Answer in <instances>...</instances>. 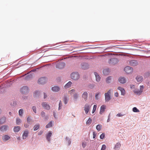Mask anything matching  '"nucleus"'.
Wrapping results in <instances>:
<instances>
[{
  "label": "nucleus",
  "instance_id": "79ce46f5",
  "mask_svg": "<svg viewBox=\"0 0 150 150\" xmlns=\"http://www.w3.org/2000/svg\"><path fill=\"white\" fill-rule=\"evenodd\" d=\"M87 143L86 142H83L82 143V147L84 148L86 147V146Z\"/></svg>",
  "mask_w": 150,
  "mask_h": 150
},
{
  "label": "nucleus",
  "instance_id": "6ab92c4d",
  "mask_svg": "<svg viewBox=\"0 0 150 150\" xmlns=\"http://www.w3.org/2000/svg\"><path fill=\"white\" fill-rule=\"evenodd\" d=\"M94 74L95 75L96 78V80L97 82H99L100 81V77L98 74L96 72H94Z\"/></svg>",
  "mask_w": 150,
  "mask_h": 150
},
{
  "label": "nucleus",
  "instance_id": "a19ab883",
  "mask_svg": "<svg viewBox=\"0 0 150 150\" xmlns=\"http://www.w3.org/2000/svg\"><path fill=\"white\" fill-rule=\"evenodd\" d=\"M96 108H97L96 105H94L93 106V110L92 111L93 113L95 112V111L96 110Z\"/></svg>",
  "mask_w": 150,
  "mask_h": 150
},
{
  "label": "nucleus",
  "instance_id": "412c9836",
  "mask_svg": "<svg viewBox=\"0 0 150 150\" xmlns=\"http://www.w3.org/2000/svg\"><path fill=\"white\" fill-rule=\"evenodd\" d=\"M136 79L138 82H139L140 83L142 82L143 81V78L142 76L139 75L137 76Z\"/></svg>",
  "mask_w": 150,
  "mask_h": 150
},
{
  "label": "nucleus",
  "instance_id": "b1692460",
  "mask_svg": "<svg viewBox=\"0 0 150 150\" xmlns=\"http://www.w3.org/2000/svg\"><path fill=\"white\" fill-rule=\"evenodd\" d=\"M109 69H104L103 71V73L104 75H107L109 74Z\"/></svg>",
  "mask_w": 150,
  "mask_h": 150
},
{
  "label": "nucleus",
  "instance_id": "bb28decb",
  "mask_svg": "<svg viewBox=\"0 0 150 150\" xmlns=\"http://www.w3.org/2000/svg\"><path fill=\"white\" fill-rule=\"evenodd\" d=\"M68 98L67 96H64V98L63 99V100L64 103L65 104H66L67 103V102L68 101Z\"/></svg>",
  "mask_w": 150,
  "mask_h": 150
},
{
  "label": "nucleus",
  "instance_id": "473e14b6",
  "mask_svg": "<svg viewBox=\"0 0 150 150\" xmlns=\"http://www.w3.org/2000/svg\"><path fill=\"white\" fill-rule=\"evenodd\" d=\"M40 125L39 124H37L35 125L33 127V130L34 131L37 130L39 128Z\"/></svg>",
  "mask_w": 150,
  "mask_h": 150
},
{
  "label": "nucleus",
  "instance_id": "0eeeda50",
  "mask_svg": "<svg viewBox=\"0 0 150 150\" xmlns=\"http://www.w3.org/2000/svg\"><path fill=\"white\" fill-rule=\"evenodd\" d=\"M41 105L42 108L45 109L49 110L50 108V106L46 102H43Z\"/></svg>",
  "mask_w": 150,
  "mask_h": 150
},
{
  "label": "nucleus",
  "instance_id": "c85d7f7f",
  "mask_svg": "<svg viewBox=\"0 0 150 150\" xmlns=\"http://www.w3.org/2000/svg\"><path fill=\"white\" fill-rule=\"evenodd\" d=\"M121 146V144L119 143H117L115 145V149L116 150L119 149Z\"/></svg>",
  "mask_w": 150,
  "mask_h": 150
},
{
  "label": "nucleus",
  "instance_id": "37998d69",
  "mask_svg": "<svg viewBox=\"0 0 150 150\" xmlns=\"http://www.w3.org/2000/svg\"><path fill=\"white\" fill-rule=\"evenodd\" d=\"M106 148V145L105 144H103L102 146L101 150H105Z\"/></svg>",
  "mask_w": 150,
  "mask_h": 150
},
{
  "label": "nucleus",
  "instance_id": "a878e982",
  "mask_svg": "<svg viewBox=\"0 0 150 150\" xmlns=\"http://www.w3.org/2000/svg\"><path fill=\"white\" fill-rule=\"evenodd\" d=\"M21 129V127L19 126H16L14 128L13 130L14 132H18Z\"/></svg>",
  "mask_w": 150,
  "mask_h": 150
},
{
  "label": "nucleus",
  "instance_id": "ea45409f",
  "mask_svg": "<svg viewBox=\"0 0 150 150\" xmlns=\"http://www.w3.org/2000/svg\"><path fill=\"white\" fill-rule=\"evenodd\" d=\"M23 113V110L21 109L19 111V114L20 116H22Z\"/></svg>",
  "mask_w": 150,
  "mask_h": 150
},
{
  "label": "nucleus",
  "instance_id": "bf43d9fd",
  "mask_svg": "<svg viewBox=\"0 0 150 150\" xmlns=\"http://www.w3.org/2000/svg\"><path fill=\"white\" fill-rule=\"evenodd\" d=\"M53 115H54V117L55 118H56L55 117V114L54 113Z\"/></svg>",
  "mask_w": 150,
  "mask_h": 150
},
{
  "label": "nucleus",
  "instance_id": "4d7b16f0",
  "mask_svg": "<svg viewBox=\"0 0 150 150\" xmlns=\"http://www.w3.org/2000/svg\"><path fill=\"white\" fill-rule=\"evenodd\" d=\"M47 95L45 94V93H44V98H45L47 97Z\"/></svg>",
  "mask_w": 150,
  "mask_h": 150
},
{
  "label": "nucleus",
  "instance_id": "2eb2a0df",
  "mask_svg": "<svg viewBox=\"0 0 150 150\" xmlns=\"http://www.w3.org/2000/svg\"><path fill=\"white\" fill-rule=\"evenodd\" d=\"M52 135V133L50 131L46 135V139L49 142H50V137Z\"/></svg>",
  "mask_w": 150,
  "mask_h": 150
},
{
  "label": "nucleus",
  "instance_id": "a18cd8bd",
  "mask_svg": "<svg viewBox=\"0 0 150 150\" xmlns=\"http://www.w3.org/2000/svg\"><path fill=\"white\" fill-rule=\"evenodd\" d=\"M27 122L28 123H30V122L31 121V118H30V117H27Z\"/></svg>",
  "mask_w": 150,
  "mask_h": 150
},
{
  "label": "nucleus",
  "instance_id": "393cba45",
  "mask_svg": "<svg viewBox=\"0 0 150 150\" xmlns=\"http://www.w3.org/2000/svg\"><path fill=\"white\" fill-rule=\"evenodd\" d=\"M72 84V83L71 81H69L65 85L64 87L66 88H69L71 86Z\"/></svg>",
  "mask_w": 150,
  "mask_h": 150
},
{
  "label": "nucleus",
  "instance_id": "4c0bfd02",
  "mask_svg": "<svg viewBox=\"0 0 150 150\" xmlns=\"http://www.w3.org/2000/svg\"><path fill=\"white\" fill-rule=\"evenodd\" d=\"M100 92H98L96 94L95 96V98L96 100H98V96L100 95Z\"/></svg>",
  "mask_w": 150,
  "mask_h": 150
},
{
  "label": "nucleus",
  "instance_id": "052dcab7",
  "mask_svg": "<svg viewBox=\"0 0 150 150\" xmlns=\"http://www.w3.org/2000/svg\"><path fill=\"white\" fill-rule=\"evenodd\" d=\"M1 109H0V114L1 113Z\"/></svg>",
  "mask_w": 150,
  "mask_h": 150
},
{
  "label": "nucleus",
  "instance_id": "4468645a",
  "mask_svg": "<svg viewBox=\"0 0 150 150\" xmlns=\"http://www.w3.org/2000/svg\"><path fill=\"white\" fill-rule=\"evenodd\" d=\"M105 101L106 102H108L110 99V97L108 93H105Z\"/></svg>",
  "mask_w": 150,
  "mask_h": 150
},
{
  "label": "nucleus",
  "instance_id": "a211bd4d",
  "mask_svg": "<svg viewBox=\"0 0 150 150\" xmlns=\"http://www.w3.org/2000/svg\"><path fill=\"white\" fill-rule=\"evenodd\" d=\"M118 89L121 92V95H124L125 93V91L124 88L120 87L118 88Z\"/></svg>",
  "mask_w": 150,
  "mask_h": 150
},
{
  "label": "nucleus",
  "instance_id": "9d476101",
  "mask_svg": "<svg viewBox=\"0 0 150 150\" xmlns=\"http://www.w3.org/2000/svg\"><path fill=\"white\" fill-rule=\"evenodd\" d=\"M91 106L90 105L86 104L84 106V110L86 114H87L90 109Z\"/></svg>",
  "mask_w": 150,
  "mask_h": 150
},
{
  "label": "nucleus",
  "instance_id": "c03bdc74",
  "mask_svg": "<svg viewBox=\"0 0 150 150\" xmlns=\"http://www.w3.org/2000/svg\"><path fill=\"white\" fill-rule=\"evenodd\" d=\"M105 135L104 133H102L100 136V139H103L104 138Z\"/></svg>",
  "mask_w": 150,
  "mask_h": 150
},
{
  "label": "nucleus",
  "instance_id": "2f4dec72",
  "mask_svg": "<svg viewBox=\"0 0 150 150\" xmlns=\"http://www.w3.org/2000/svg\"><path fill=\"white\" fill-rule=\"evenodd\" d=\"M75 90L74 89H72L68 91L69 94L71 95H72L73 94L75 93Z\"/></svg>",
  "mask_w": 150,
  "mask_h": 150
},
{
  "label": "nucleus",
  "instance_id": "5701e85b",
  "mask_svg": "<svg viewBox=\"0 0 150 150\" xmlns=\"http://www.w3.org/2000/svg\"><path fill=\"white\" fill-rule=\"evenodd\" d=\"M28 132L27 130L25 131L23 135V139H25L28 137Z\"/></svg>",
  "mask_w": 150,
  "mask_h": 150
},
{
  "label": "nucleus",
  "instance_id": "603ef678",
  "mask_svg": "<svg viewBox=\"0 0 150 150\" xmlns=\"http://www.w3.org/2000/svg\"><path fill=\"white\" fill-rule=\"evenodd\" d=\"M43 133V132L42 131H40V132H39L38 133V135H41Z\"/></svg>",
  "mask_w": 150,
  "mask_h": 150
},
{
  "label": "nucleus",
  "instance_id": "f3484780",
  "mask_svg": "<svg viewBox=\"0 0 150 150\" xmlns=\"http://www.w3.org/2000/svg\"><path fill=\"white\" fill-rule=\"evenodd\" d=\"M119 81L121 83H124L126 82L125 79L124 77H121L119 79Z\"/></svg>",
  "mask_w": 150,
  "mask_h": 150
},
{
  "label": "nucleus",
  "instance_id": "8fccbe9b",
  "mask_svg": "<svg viewBox=\"0 0 150 150\" xmlns=\"http://www.w3.org/2000/svg\"><path fill=\"white\" fill-rule=\"evenodd\" d=\"M123 115H122L121 113H119L117 115V116L118 117H122V116H123Z\"/></svg>",
  "mask_w": 150,
  "mask_h": 150
},
{
  "label": "nucleus",
  "instance_id": "49530a36",
  "mask_svg": "<svg viewBox=\"0 0 150 150\" xmlns=\"http://www.w3.org/2000/svg\"><path fill=\"white\" fill-rule=\"evenodd\" d=\"M62 106V103L61 100L60 101L59 103V109L60 110L61 109V107Z\"/></svg>",
  "mask_w": 150,
  "mask_h": 150
},
{
  "label": "nucleus",
  "instance_id": "e2e57ef3",
  "mask_svg": "<svg viewBox=\"0 0 150 150\" xmlns=\"http://www.w3.org/2000/svg\"><path fill=\"white\" fill-rule=\"evenodd\" d=\"M108 119H108V120H107V122H109V121H109Z\"/></svg>",
  "mask_w": 150,
  "mask_h": 150
},
{
  "label": "nucleus",
  "instance_id": "e433bc0d",
  "mask_svg": "<svg viewBox=\"0 0 150 150\" xmlns=\"http://www.w3.org/2000/svg\"><path fill=\"white\" fill-rule=\"evenodd\" d=\"M133 111L134 112H139V110L136 107H134L133 108Z\"/></svg>",
  "mask_w": 150,
  "mask_h": 150
},
{
  "label": "nucleus",
  "instance_id": "9b49d317",
  "mask_svg": "<svg viewBox=\"0 0 150 150\" xmlns=\"http://www.w3.org/2000/svg\"><path fill=\"white\" fill-rule=\"evenodd\" d=\"M8 128V127L7 125H4L1 126L0 128V130L4 132Z\"/></svg>",
  "mask_w": 150,
  "mask_h": 150
},
{
  "label": "nucleus",
  "instance_id": "3c124183",
  "mask_svg": "<svg viewBox=\"0 0 150 150\" xmlns=\"http://www.w3.org/2000/svg\"><path fill=\"white\" fill-rule=\"evenodd\" d=\"M114 95L116 97H118V93L117 92H116L115 93Z\"/></svg>",
  "mask_w": 150,
  "mask_h": 150
},
{
  "label": "nucleus",
  "instance_id": "de8ad7c7",
  "mask_svg": "<svg viewBox=\"0 0 150 150\" xmlns=\"http://www.w3.org/2000/svg\"><path fill=\"white\" fill-rule=\"evenodd\" d=\"M32 109L33 110V111L34 112L36 113V107L35 106H33L32 107Z\"/></svg>",
  "mask_w": 150,
  "mask_h": 150
},
{
  "label": "nucleus",
  "instance_id": "1a4fd4ad",
  "mask_svg": "<svg viewBox=\"0 0 150 150\" xmlns=\"http://www.w3.org/2000/svg\"><path fill=\"white\" fill-rule=\"evenodd\" d=\"M129 64L131 66H135L138 65V63L136 60H131L129 62Z\"/></svg>",
  "mask_w": 150,
  "mask_h": 150
},
{
  "label": "nucleus",
  "instance_id": "09e8293b",
  "mask_svg": "<svg viewBox=\"0 0 150 150\" xmlns=\"http://www.w3.org/2000/svg\"><path fill=\"white\" fill-rule=\"evenodd\" d=\"M45 112L43 111H42L41 112V115L42 117H44L45 116Z\"/></svg>",
  "mask_w": 150,
  "mask_h": 150
},
{
  "label": "nucleus",
  "instance_id": "7c9ffc66",
  "mask_svg": "<svg viewBox=\"0 0 150 150\" xmlns=\"http://www.w3.org/2000/svg\"><path fill=\"white\" fill-rule=\"evenodd\" d=\"M52 121H50L46 126V128H48L52 126Z\"/></svg>",
  "mask_w": 150,
  "mask_h": 150
},
{
  "label": "nucleus",
  "instance_id": "f03ea898",
  "mask_svg": "<svg viewBox=\"0 0 150 150\" xmlns=\"http://www.w3.org/2000/svg\"><path fill=\"white\" fill-rule=\"evenodd\" d=\"M144 89V86H140V89H135L133 91V92L136 94L138 95H140L143 92V90Z\"/></svg>",
  "mask_w": 150,
  "mask_h": 150
},
{
  "label": "nucleus",
  "instance_id": "864d4df0",
  "mask_svg": "<svg viewBox=\"0 0 150 150\" xmlns=\"http://www.w3.org/2000/svg\"><path fill=\"white\" fill-rule=\"evenodd\" d=\"M130 88H135V86L134 85H131Z\"/></svg>",
  "mask_w": 150,
  "mask_h": 150
},
{
  "label": "nucleus",
  "instance_id": "7ed1b4c3",
  "mask_svg": "<svg viewBox=\"0 0 150 150\" xmlns=\"http://www.w3.org/2000/svg\"><path fill=\"white\" fill-rule=\"evenodd\" d=\"M20 91L22 93L26 94L29 92V90L27 86H24L21 88Z\"/></svg>",
  "mask_w": 150,
  "mask_h": 150
},
{
  "label": "nucleus",
  "instance_id": "aec40b11",
  "mask_svg": "<svg viewBox=\"0 0 150 150\" xmlns=\"http://www.w3.org/2000/svg\"><path fill=\"white\" fill-rule=\"evenodd\" d=\"M52 90L54 92H58L60 90L59 88L57 86H54L52 87Z\"/></svg>",
  "mask_w": 150,
  "mask_h": 150
},
{
  "label": "nucleus",
  "instance_id": "72a5a7b5",
  "mask_svg": "<svg viewBox=\"0 0 150 150\" xmlns=\"http://www.w3.org/2000/svg\"><path fill=\"white\" fill-rule=\"evenodd\" d=\"M102 126L101 125H98L96 127V129L98 131H100L101 128Z\"/></svg>",
  "mask_w": 150,
  "mask_h": 150
},
{
  "label": "nucleus",
  "instance_id": "cd10ccee",
  "mask_svg": "<svg viewBox=\"0 0 150 150\" xmlns=\"http://www.w3.org/2000/svg\"><path fill=\"white\" fill-rule=\"evenodd\" d=\"M6 118L4 117H2L0 119V123L3 124L6 121Z\"/></svg>",
  "mask_w": 150,
  "mask_h": 150
},
{
  "label": "nucleus",
  "instance_id": "680f3d73",
  "mask_svg": "<svg viewBox=\"0 0 150 150\" xmlns=\"http://www.w3.org/2000/svg\"><path fill=\"white\" fill-rule=\"evenodd\" d=\"M9 114H10V115H11V112H9Z\"/></svg>",
  "mask_w": 150,
  "mask_h": 150
},
{
  "label": "nucleus",
  "instance_id": "dca6fc26",
  "mask_svg": "<svg viewBox=\"0 0 150 150\" xmlns=\"http://www.w3.org/2000/svg\"><path fill=\"white\" fill-rule=\"evenodd\" d=\"M106 109V106L105 105H102L100 107V114H102L103 112L105 111Z\"/></svg>",
  "mask_w": 150,
  "mask_h": 150
},
{
  "label": "nucleus",
  "instance_id": "ddd939ff",
  "mask_svg": "<svg viewBox=\"0 0 150 150\" xmlns=\"http://www.w3.org/2000/svg\"><path fill=\"white\" fill-rule=\"evenodd\" d=\"M88 94V93L86 92H85L82 95V98L84 99L85 101L87 100Z\"/></svg>",
  "mask_w": 150,
  "mask_h": 150
},
{
  "label": "nucleus",
  "instance_id": "6e6d98bb",
  "mask_svg": "<svg viewBox=\"0 0 150 150\" xmlns=\"http://www.w3.org/2000/svg\"><path fill=\"white\" fill-rule=\"evenodd\" d=\"M112 90H109L107 93H108L109 95H110V92H111V91Z\"/></svg>",
  "mask_w": 150,
  "mask_h": 150
},
{
  "label": "nucleus",
  "instance_id": "6e6552de",
  "mask_svg": "<svg viewBox=\"0 0 150 150\" xmlns=\"http://www.w3.org/2000/svg\"><path fill=\"white\" fill-rule=\"evenodd\" d=\"M65 66V63L64 62H61L57 64L56 65V67L57 68L59 69H62Z\"/></svg>",
  "mask_w": 150,
  "mask_h": 150
},
{
  "label": "nucleus",
  "instance_id": "58836bf2",
  "mask_svg": "<svg viewBox=\"0 0 150 150\" xmlns=\"http://www.w3.org/2000/svg\"><path fill=\"white\" fill-rule=\"evenodd\" d=\"M74 99L75 100H76L78 98V95L76 93H75L74 95Z\"/></svg>",
  "mask_w": 150,
  "mask_h": 150
},
{
  "label": "nucleus",
  "instance_id": "13d9d810",
  "mask_svg": "<svg viewBox=\"0 0 150 150\" xmlns=\"http://www.w3.org/2000/svg\"><path fill=\"white\" fill-rule=\"evenodd\" d=\"M28 125L27 124H25L24 126L26 127L27 128L28 127Z\"/></svg>",
  "mask_w": 150,
  "mask_h": 150
},
{
  "label": "nucleus",
  "instance_id": "423d86ee",
  "mask_svg": "<svg viewBox=\"0 0 150 150\" xmlns=\"http://www.w3.org/2000/svg\"><path fill=\"white\" fill-rule=\"evenodd\" d=\"M47 81V79L45 77H42L39 79L38 80V83L40 84L45 83Z\"/></svg>",
  "mask_w": 150,
  "mask_h": 150
},
{
  "label": "nucleus",
  "instance_id": "4be33fe9",
  "mask_svg": "<svg viewBox=\"0 0 150 150\" xmlns=\"http://www.w3.org/2000/svg\"><path fill=\"white\" fill-rule=\"evenodd\" d=\"M10 138V137L8 135H5L2 137V139L3 141H6Z\"/></svg>",
  "mask_w": 150,
  "mask_h": 150
},
{
  "label": "nucleus",
  "instance_id": "20e7f679",
  "mask_svg": "<svg viewBox=\"0 0 150 150\" xmlns=\"http://www.w3.org/2000/svg\"><path fill=\"white\" fill-rule=\"evenodd\" d=\"M124 71L126 73L130 74L132 72L133 69L132 68L130 67L127 66L124 69Z\"/></svg>",
  "mask_w": 150,
  "mask_h": 150
},
{
  "label": "nucleus",
  "instance_id": "f257e3e1",
  "mask_svg": "<svg viewBox=\"0 0 150 150\" xmlns=\"http://www.w3.org/2000/svg\"><path fill=\"white\" fill-rule=\"evenodd\" d=\"M72 79L76 80L79 79V75L78 72H73L71 75Z\"/></svg>",
  "mask_w": 150,
  "mask_h": 150
},
{
  "label": "nucleus",
  "instance_id": "c756f323",
  "mask_svg": "<svg viewBox=\"0 0 150 150\" xmlns=\"http://www.w3.org/2000/svg\"><path fill=\"white\" fill-rule=\"evenodd\" d=\"M112 77L111 76H109L106 78V82L107 83H110L111 80L112 79Z\"/></svg>",
  "mask_w": 150,
  "mask_h": 150
},
{
  "label": "nucleus",
  "instance_id": "39448f33",
  "mask_svg": "<svg viewBox=\"0 0 150 150\" xmlns=\"http://www.w3.org/2000/svg\"><path fill=\"white\" fill-rule=\"evenodd\" d=\"M118 62L117 59L116 58H112L110 59L109 63L110 65H115Z\"/></svg>",
  "mask_w": 150,
  "mask_h": 150
},
{
  "label": "nucleus",
  "instance_id": "f8f14e48",
  "mask_svg": "<svg viewBox=\"0 0 150 150\" xmlns=\"http://www.w3.org/2000/svg\"><path fill=\"white\" fill-rule=\"evenodd\" d=\"M89 65L86 63H83L81 64V68L83 69H86L88 68Z\"/></svg>",
  "mask_w": 150,
  "mask_h": 150
},
{
  "label": "nucleus",
  "instance_id": "5fc2aeb1",
  "mask_svg": "<svg viewBox=\"0 0 150 150\" xmlns=\"http://www.w3.org/2000/svg\"><path fill=\"white\" fill-rule=\"evenodd\" d=\"M93 138H95L96 137V134L94 132H93Z\"/></svg>",
  "mask_w": 150,
  "mask_h": 150
},
{
  "label": "nucleus",
  "instance_id": "c9c22d12",
  "mask_svg": "<svg viewBox=\"0 0 150 150\" xmlns=\"http://www.w3.org/2000/svg\"><path fill=\"white\" fill-rule=\"evenodd\" d=\"M21 120L19 118H18L16 120V123L17 125H19L21 123Z\"/></svg>",
  "mask_w": 150,
  "mask_h": 150
},
{
  "label": "nucleus",
  "instance_id": "f704fd0d",
  "mask_svg": "<svg viewBox=\"0 0 150 150\" xmlns=\"http://www.w3.org/2000/svg\"><path fill=\"white\" fill-rule=\"evenodd\" d=\"M92 120L90 118H89L88 120L87 121L86 124L87 125H90L92 122Z\"/></svg>",
  "mask_w": 150,
  "mask_h": 150
}]
</instances>
